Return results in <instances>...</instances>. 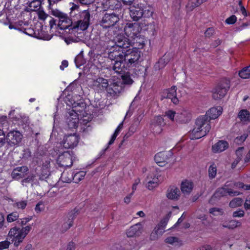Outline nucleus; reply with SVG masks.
<instances>
[{
  "instance_id": "nucleus-1",
  "label": "nucleus",
  "mask_w": 250,
  "mask_h": 250,
  "mask_svg": "<svg viewBox=\"0 0 250 250\" xmlns=\"http://www.w3.org/2000/svg\"><path fill=\"white\" fill-rule=\"evenodd\" d=\"M221 110L220 106L212 107L207 111L205 115L198 117L191 133V139H198L205 136L211 129L210 120L217 118L222 113Z\"/></svg>"
},
{
  "instance_id": "nucleus-2",
  "label": "nucleus",
  "mask_w": 250,
  "mask_h": 250,
  "mask_svg": "<svg viewBox=\"0 0 250 250\" xmlns=\"http://www.w3.org/2000/svg\"><path fill=\"white\" fill-rule=\"evenodd\" d=\"M108 47L110 48L108 58L114 62H123L128 57L125 49L130 47V42L123 35H118L109 43Z\"/></svg>"
},
{
  "instance_id": "nucleus-3",
  "label": "nucleus",
  "mask_w": 250,
  "mask_h": 250,
  "mask_svg": "<svg viewBox=\"0 0 250 250\" xmlns=\"http://www.w3.org/2000/svg\"><path fill=\"white\" fill-rule=\"evenodd\" d=\"M52 14L59 18L58 26L61 30L63 31L62 34L65 36V42L69 44L71 42L75 41L73 35L75 37V33L73 30V18L69 19L67 16L57 9H53L51 11Z\"/></svg>"
},
{
  "instance_id": "nucleus-4",
  "label": "nucleus",
  "mask_w": 250,
  "mask_h": 250,
  "mask_svg": "<svg viewBox=\"0 0 250 250\" xmlns=\"http://www.w3.org/2000/svg\"><path fill=\"white\" fill-rule=\"evenodd\" d=\"M70 17L73 18V30L74 33L79 31H84L89 25L90 15L87 10L80 11L77 5L71 8Z\"/></svg>"
},
{
  "instance_id": "nucleus-5",
  "label": "nucleus",
  "mask_w": 250,
  "mask_h": 250,
  "mask_svg": "<svg viewBox=\"0 0 250 250\" xmlns=\"http://www.w3.org/2000/svg\"><path fill=\"white\" fill-rule=\"evenodd\" d=\"M130 16L134 21H137L143 17L149 18L152 16L153 8L146 3L134 4L129 8Z\"/></svg>"
},
{
  "instance_id": "nucleus-6",
  "label": "nucleus",
  "mask_w": 250,
  "mask_h": 250,
  "mask_svg": "<svg viewBox=\"0 0 250 250\" xmlns=\"http://www.w3.org/2000/svg\"><path fill=\"white\" fill-rule=\"evenodd\" d=\"M31 229V226L29 225L22 229L17 227L11 228L8 233V238L17 247L22 242L23 239Z\"/></svg>"
},
{
  "instance_id": "nucleus-7",
  "label": "nucleus",
  "mask_w": 250,
  "mask_h": 250,
  "mask_svg": "<svg viewBox=\"0 0 250 250\" xmlns=\"http://www.w3.org/2000/svg\"><path fill=\"white\" fill-rule=\"evenodd\" d=\"M230 86L229 79L226 78L221 79L212 90V98L215 100L221 99L227 94Z\"/></svg>"
},
{
  "instance_id": "nucleus-8",
  "label": "nucleus",
  "mask_w": 250,
  "mask_h": 250,
  "mask_svg": "<svg viewBox=\"0 0 250 250\" xmlns=\"http://www.w3.org/2000/svg\"><path fill=\"white\" fill-rule=\"evenodd\" d=\"M7 146L17 147L20 146L23 139V135L18 130L9 131L6 135Z\"/></svg>"
},
{
  "instance_id": "nucleus-9",
  "label": "nucleus",
  "mask_w": 250,
  "mask_h": 250,
  "mask_svg": "<svg viewBox=\"0 0 250 250\" xmlns=\"http://www.w3.org/2000/svg\"><path fill=\"white\" fill-rule=\"evenodd\" d=\"M74 152L68 150L59 154L57 162L60 167H69L73 165Z\"/></svg>"
},
{
  "instance_id": "nucleus-10",
  "label": "nucleus",
  "mask_w": 250,
  "mask_h": 250,
  "mask_svg": "<svg viewBox=\"0 0 250 250\" xmlns=\"http://www.w3.org/2000/svg\"><path fill=\"white\" fill-rule=\"evenodd\" d=\"M141 30V28L138 23H127L124 27V31L128 38H125L130 42L140 33Z\"/></svg>"
},
{
  "instance_id": "nucleus-11",
  "label": "nucleus",
  "mask_w": 250,
  "mask_h": 250,
  "mask_svg": "<svg viewBox=\"0 0 250 250\" xmlns=\"http://www.w3.org/2000/svg\"><path fill=\"white\" fill-rule=\"evenodd\" d=\"M80 137L76 133L70 134L64 136L62 144L65 148H73L79 141Z\"/></svg>"
},
{
  "instance_id": "nucleus-12",
  "label": "nucleus",
  "mask_w": 250,
  "mask_h": 250,
  "mask_svg": "<svg viewBox=\"0 0 250 250\" xmlns=\"http://www.w3.org/2000/svg\"><path fill=\"white\" fill-rule=\"evenodd\" d=\"M119 20L118 15L115 14L106 13L101 21V25L103 28H109L114 26Z\"/></svg>"
},
{
  "instance_id": "nucleus-13",
  "label": "nucleus",
  "mask_w": 250,
  "mask_h": 250,
  "mask_svg": "<svg viewBox=\"0 0 250 250\" xmlns=\"http://www.w3.org/2000/svg\"><path fill=\"white\" fill-rule=\"evenodd\" d=\"M77 67L82 69V72H79L81 75L96 74L98 71V68L94 63H76Z\"/></svg>"
},
{
  "instance_id": "nucleus-14",
  "label": "nucleus",
  "mask_w": 250,
  "mask_h": 250,
  "mask_svg": "<svg viewBox=\"0 0 250 250\" xmlns=\"http://www.w3.org/2000/svg\"><path fill=\"white\" fill-rule=\"evenodd\" d=\"M106 90L110 96L117 97L124 91L123 83L121 81L114 82L109 84Z\"/></svg>"
},
{
  "instance_id": "nucleus-15",
  "label": "nucleus",
  "mask_w": 250,
  "mask_h": 250,
  "mask_svg": "<svg viewBox=\"0 0 250 250\" xmlns=\"http://www.w3.org/2000/svg\"><path fill=\"white\" fill-rule=\"evenodd\" d=\"M169 99L171 102L176 104L179 102V100L176 96V87L172 86L170 88L164 90L161 93V100Z\"/></svg>"
},
{
  "instance_id": "nucleus-16",
  "label": "nucleus",
  "mask_w": 250,
  "mask_h": 250,
  "mask_svg": "<svg viewBox=\"0 0 250 250\" xmlns=\"http://www.w3.org/2000/svg\"><path fill=\"white\" fill-rule=\"evenodd\" d=\"M172 155L171 151L160 152L155 155L154 160L159 166L163 167Z\"/></svg>"
},
{
  "instance_id": "nucleus-17",
  "label": "nucleus",
  "mask_w": 250,
  "mask_h": 250,
  "mask_svg": "<svg viewBox=\"0 0 250 250\" xmlns=\"http://www.w3.org/2000/svg\"><path fill=\"white\" fill-rule=\"evenodd\" d=\"M168 220V217L166 216L161 220L160 223L154 228L153 232L150 235V239L151 240L155 239V238H153V237H155V235H162L165 232L164 229L167 224Z\"/></svg>"
},
{
  "instance_id": "nucleus-18",
  "label": "nucleus",
  "mask_w": 250,
  "mask_h": 250,
  "mask_svg": "<svg viewBox=\"0 0 250 250\" xmlns=\"http://www.w3.org/2000/svg\"><path fill=\"white\" fill-rule=\"evenodd\" d=\"M78 114L70 110L65 115L66 123L69 128H74L78 126L79 118Z\"/></svg>"
},
{
  "instance_id": "nucleus-19",
  "label": "nucleus",
  "mask_w": 250,
  "mask_h": 250,
  "mask_svg": "<svg viewBox=\"0 0 250 250\" xmlns=\"http://www.w3.org/2000/svg\"><path fill=\"white\" fill-rule=\"evenodd\" d=\"M72 109L71 111H74L80 115L84 116L85 114H86L85 112V109L86 108V104L83 102V99H80L78 102L74 101V103L72 104Z\"/></svg>"
},
{
  "instance_id": "nucleus-20",
  "label": "nucleus",
  "mask_w": 250,
  "mask_h": 250,
  "mask_svg": "<svg viewBox=\"0 0 250 250\" xmlns=\"http://www.w3.org/2000/svg\"><path fill=\"white\" fill-rule=\"evenodd\" d=\"M28 171L29 168L27 166L17 167L13 170L11 176L13 179L19 180L24 178Z\"/></svg>"
},
{
  "instance_id": "nucleus-21",
  "label": "nucleus",
  "mask_w": 250,
  "mask_h": 250,
  "mask_svg": "<svg viewBox=\"0 0 250 250\" xmlns=\"http://www.w3.org/2000/svg\"><path fill=\"white\" fill-rule=\"evenodd\" d=\"M146 42V40L145 36L141 35L140 33L129 42H130V46L134 45L135 48L142 49L145 45Z\"/></svg>"
},
{
  "instance_id": "nucleus-22",
  "label": "nucleus",
  "mask_w": 250,
  "mask_h": 250,
  "mask_svg": "<svg viewBox=\"0 0 250 250\" xmlns=\"http://www.w3.org/2000/svg\"><path fill=\"white\" fill-rule=\"evenodd\" d=\"M78 214V209H76V208L68 214V222L63 223L62 225V232L66 231L72 226L73 220Z\"/></svg>"
},
{
  "instance_id": "nucleus-23",
  "label": "nucleus",
  "mask_w": 250,
  "mask_h": 250,
  "mask_svg": "<svg viewBox=\"0 0 250 250\" xmlns=\"http://www.w3.org/2000/svg\"><path fill=\"white\" fill-rule=\"evenodd\" d=\"M143 226L141 223H137L131 226L126 231L128 237H132L140 235L142 233Z\"/></svg>"
},
{
  "instance_id": "nucleus-24",
  "label": "nucleus",
  "mask_w": 250,
  "mask_h": 250,
  "mask_svg": "<svg viewBox=\"0 0 250 250\" xmlns=\"http://www.w3.org/2000/svg\"><path fill=\"white\" fill-rule=\"evenodd\" d=\"M181 192L178 188L174 186H170L167 191V197L173 200H177L180 197Z\"/></svg>"
},
{
  "instance_id": "nucleus-25",
  "label": "nucleus",
  "mask_w": 250,
  "mask_h": 250,
  "mask_svg": "<svg viewBox=\"0 0 250 250\" xmlns=\"http://www.w3.org/2000/svg\"><path fill=\"white\" fill-rule=\"evenodd\" d=\"M191 114L186 110L181 112H177L176 121L182 124H186L190 121Z\"/></svg>"
},
{
  "instance_id": "nucleus-26",
  "label": "nucleus",
  "mask_w": 250,
  "mask_h": 250,
  "mask_svg": "<svg viewBox=\"0 0 250 250\" xmlns=\"http://www.w3.org/2000/svg\"><path fill=\"white\" fill-rule=\"evenodd\" d=\"M229 147L228 143L224 140H220L212 146V150L214 153L221 152Z\"/></svg>"
},
{
  "instance_id": "nucleus-27",
  "label": "nucleus",
  "mask_w": 250,
  "mask_h": 250,
  "mask_svg": "<svg viewBox=\"0 0 250 250\" xmlns=\"http://www.w3.org/2000/svg\"><path fill=\"white\" fill-rule=\"evenodd\" d=\"M193 188V183L188 180H186L181 183V192L185 195H189Z\"/></svg>"
},
{
  "instance_id": "nucleus-28",
  "label": "nucleus",
  "mask_w": 250,
  "mask_h": 250,
  "mask_svg": "<svg viewBox=\"0 0 250 250\" xmlns=\"http://www.w3.org/2000/svg\"><path fill=\"white\" fill-rule=\"evenodd\" d=\"M165 124L164 118L161 116H158L155 118V122L152 125V129L154 130L155 128H158L159 130L156 131V133H160L162 131V126Z\"/></svg>"
},
{
  "instance_id": "nucleus-29",
  "label": "nucleus",
  "mask_w": 250,
  "mask_h": 250,
  "mask_svg": "<svg viewBox=\"0 0 250 250\" xmlns=\"http://www.w3.org/2000/svg\"><path fill=\"white\" fill-rule=\"evenodd\" d=\"M232 191L231 188H218L213 194V196L215 198H220L222 197L226 196L227 193L229 195H231Z\"/></svg>"
},
{
  "instance_id": "nucleus-30",
  "label": "nucleus",
  "mask_w": 250,
  "mask_h": 250,
  "mask_svg": "<svg viewBox=\"0 0 250 250\" xmlns=\"http://www.w3.org/2000/svg\"><path fill=\"white\" fill-rule=\"evenodd\" d=\"M93 84L99 88L102 87L103 88L107 89L109 84L107 80L103 78L99 77L93 81Z\"/></svg>"
},
{
  "instance_id": "nucleus-31",
  "label": "nucleus",
  "mask_w": 250,
  "mask_h": 250,
  "mask_svg": "<svg viewBox=\"0 0 250 250\" xmlns=\"http://www.w3.org/2000/svg\"><path fill=\"white\" fill-rule=\"evenodd\" d=\"M129 51V50H126L128 57H126V60H128V62H137L140 57V52L138 50H135L130 54Z\"/></svg>"
},
{
  "instance_id": "nucleus-32",
  "label": "nucleus",
  "mask_w": 250,
  "mask_h": 250,
  "mask_svg": "<svg viewBox=\"0 0 250 250\" xmlns=\"http://www.w3.org/2000/svg\"><path fill=\"white\" fill-rule=\"evenodd\" d=\"M207 0H189L187 5V10L189 11H192L194 8L199 6Z\"/></svg>"
},
{
  "instance_id": "nucleus-33",
  "label": "nucleus",
  "mask_w": 250,
  "mask_h": 250,
  "mask_svg": "<svg viewBox=\"0 0 250 250\" xmlns=\"http://www.w3.org/2000/svg\"><path fill=\"white\" fill-rule=\"evenodd\" d=\"M241 226V223L240 222L234 220H231L229 221L227 224L222 225L223 228L232 229Z\"/></svg>"
},
{
  "instance_id": "nucleus-34",
  "label": "nucleus",
  "mask_w": 250,
  "mask_h": 250,
  "mask_svg": "<svg viewBox=\"0 0 250 250\" xmlns=\"http://www.w3.org/2000/svg\"><path fill=\"white\" fill-rule=\"evenodd\" d=\"M35 178L36 175L35 174L30 173L21 180V183L23 186L27 187L29 184L34 182Z\"/></svg>"
},
{
  "instance_id": "nucleus-35",
  "label": "nucleus",
  "mask_w": 250,
  "mask_h": 250,
  "mask_svg": "<svg viewBox=\"0 0 250 250\" xmlns=\"http://www.w3.org/2000/svg\"><path fill=\"white\" fill-rule=\"evenodd\" d=\"M165 242L171 245L180 246L182 245V241L176 237L170 236L165 239Z\"/></svg>"
},
{
  "instance_id": "nucleus-36",
  "label": "nucleus",
  "mask_w": 250,
  "mask_h": 250,
  "mask_svg": "<svg viewBox=\"0 0 250 250\" xmlns=\"http://www.w3.org/2000/svg\"><path fill=\"white\" fill-rule=\"evenodd\" d=\"M121 78L122 79V81H121V82L123 83L124 87V84L130 85V84H132V83H133V81L130 78L129 73L128 72L125 73L123 75H122Z\"/></svg>"
},
{
  "instance_id": "nucleus-37",
  "label": "nucleus",
  "mask_w": 250,
  "mask_h": 250,
  "mask_svg": "<svg viewBox=\"0 0 250 250\" xmlns=\"http://www.w3.org/2000/svg\"><path fill=\"white\" fill-rule=\"evenodd\" d=\"M238 117L242 121H250V113L248 110L243 109L239 112Z\"/></svg>"
},
{
  "instance_id": "nucleus-38",
  "label": "nucleus",
  "mask_w": 250,
  "mask_h": 250,
  "mask_svg": "<svg viewBox=\"0 0 250 250\" xmlns=\"http://www.w3.org/2000/svg\"><path fill=\"white\" fill-rule=\"evenodd\" d=\"M243 202V200L241 198H235L232 200L229 203V206L232 208H237L241 206Z\"/></svg>"
},
{
  "instance_id": "nucleus-39",
  "label": "nucleus",
  "mask_w": 250,
  "mask_h": 250,
  "mask_svg": "<svg viewBox=\"0 0 250 250\" xmlns=\"http://www.w3.org/2000/svg\"><path fill=\"white\" fill-rule=\"evenodd\" d=\"M239 76L243 79H248L250 78V65L244 68L239 73Z\"/></svg>"
},
{
  "instance_id": "nucleus-40",
  "label": "nucleus",
  "mask_w": 250,
  "mask_h": 250,
  "mask_svg": "<svg viewBox=\"0 0 250 250\" xmlns=\"http://www.w3.org/2000/svg\"><path fill=\"white\" fill-rule=\"evenodd\" d=\"M125 63H114L113 70L117 73H126L125 71Z\"/></svg>"
},
{
  "instance_id": "nucleus-41",
  "label": "nucleus",
  "mask_w": 250,
  "mask_h": 250,
  "mask_svg": "<svg viewBox=\"0 0 250 250\" xmlns=\"http://www.w3.org/2000/svg\"><path fill=\"white\" fill-rule=\"evenodd\" d=\"M85 174L86 173L84 171H79L75 173L73 176V178L74 182L76 183H78L80 181H81L82 179H83Z\"/></svg>"
},
{
  "instance_id": "nucleus-42",
  "label": "nucleus",
  "mask_w": 250,
  "mask_h": 250,
  "mask_svg": "<svg viewBox=\"0 0 250 250\" xmlns=\"http://www.w3.org/2000/svg\"><path fill=\"white\" fill-rule=\"evenodd\" d=\"M244 147H240L236 150L237 158L235 160L236 164H237L242 160L243 155Z\"/></svg>"
},
{
  "instance_id": "nucleus-43",
  "label": "nucleus",
  "mask_w": 250,
  "mask_h": 250,
  "mask_svg": "<svg viewBox=\"0 0 250 250\" xmlns=\"http://www.w3.org/2000/svg\"><path fill=\"white\" fill-rule=\"evenodd\" d=\"M158 178H153L152 180H149L148 181L147 183V188L149 190H152L154 188L157 187L158 186Z\"/></svg>"
},
{
  "instance_id": "nucleus-44",
  "label": "nucleus",
  "mask_w": 250,
  "mask_h": 250,
  "mask_svg": "<svg viewBox=\"0 0 250 250\" xmlns=\"http://www.w3.org/2000/svg\"><path fill=\"white\" fill-rule=\"evenodd\" d=\"M19 217V214L17 212H13L7 216V221L8 222H12L18 219Z\"/></svg>"
},
{
  "instance_id": "nucleus-45",
  "label": "nucleus",
  "mask_w": 250,
  "mask_h": 250,
  "mask_svg": "<svg viewBox=\"0 0 250 250\" xmlns=\"http://www.w3.org/2000/svg\"><path fill=\"white\" fill-rule=\"evenodd\" d=\"M216 175V167L213 165L210 166L208 168V176L210 179L215 178Z\"/></svg>"
},
{
  "instance_id": "nucleus-46",
  "label": "nucleus",
  "mask_w": 250,
  "mask_h": 250,
  "mask_svg": "<svg viewBox=\"0 0 250 250\" xmlns=\"http://www.w3.org/2000/svg\"><path fill=\"white\" fill-rule=\"evenodd\" d=\"M248 136V135L245 133L241 136L236 137L234 139V142L237 144L240 145L245 141Z\"/></svg>"
},
{
  "instance_id": "nucleus-47",
  "label": "nucleus",
  "mask_w": 250,
  "mask_h": 250,
  "mask_svg": "<svg viewBox=\"0 0 250 250\" xmlns=\"http://www.w3.org/2000/svg\"><path fill=\"white\" fill-rule=\"evenodd\" d=\"M27 201H21L14 204V207L23 209L27 206Z\"/></svg>"
},
{
  "instance_id": "nucleus-48",
  "label": "nucleus",
  "mask_w": 250,
  "mask_h": 250,
  "mask_svg": "<svg viewBox=\"0 0 250 250\" xmlns=\"http://www.w3.org/2000/svg\"><path fill=\"white\" fill-rule=\"evenodd\" d=\"M220 213V214L222 215L224 213L223 210L222 208H212L209 210V212L213 215H217L216 212Z\"/></svg>"
},
{
  "instance_id": "nucleus-49",
  "label": "nucleus",
  "mask_w": 250,
  "mask_h": 250,
  "mask_svg": "<svg viewBox=\"0 0 250 250\" xmlns=\"http://www.w3.org/2000/svg\"><path fill=\"white\" fill-rule=\"evenodd\" d=\"M41 5V2L40 0H32L30 3H29V6L30 7H33L35 9L34 10H36V9H38L40 7Z\"/></svg>"
},
{
  "instance_id": "nucleus-50",
  "label": "nucleus",
  "mask_w": 250,
  "mask_h": 250,
  "mask_svg": "<svg viewBox=\"0 0 250 250\" xmlns=\"http://www.w3.org/2000/svg\"><path fill=\"white\" fill-rule=\"evenodd\" d=\"M176 112L172 110H168L166 112V116L171 121H174L175 117L176 118Z\"/></svg>"
},
{
  "instance_id": "nucleus-51",
  "label": "nucleus",
  "mask_w": 250,
  "mask_h": 250,
  "mask_svg": "<svg viewBox=\"0 0 250 250\" xmlns=\"http://www.w3.org/2000/svg\"><path fill=\"white\" fill-rule=\"evenodd\" d=\"M31 157V152L29 148H25L23 150L22 158L27 159Z\"/></svg>"
},
{
  "instance_id": "nucleus-52",
  "label": "nucleus",
  "mask_w": 250,
  "mask_h": 250,
  "mask_svg": "<svg viewBox=\"0 0 250 250\" xmlns=\"http://www.w3.org/2000/svg\"><path fill=\"white\" fill-rule=\"evenodd\" d=\"M11 242L8 240H5L0 242V250H3L9 247Z\"/></svg>"
},
{
  "instance_id": "nucleus-53",
  "label": "nucleus",
  "mask_w": 250,
  "mask_h": 250,
  "mask_svg": "<svg viewBox=\"0 0 250 250\" xmlns=\"http://www.w3.org/2000/svg\"><path fill=\"white\" fill-rule=\"evenodd\" d=\"M83 52L81 51L75 58V62H84Z\"/></svg>"
},
{
  "instance_id": "nucleus-54",
  "label": "nucleus",
  "mask_w": 250,
  "mask_h": 250,
  "mask_svg": "<svg viewBox=\"0 0 250 250\" xmlns=\"http://www.w3.org/2000/svg\"><path fill=\"white\" fill-rule=\"evenodd\" d=\"M32 219V217L30 216L27 218H24L23 219H21V221L19 220L17 221V223L21 226L25 225L28 222H29Z\"/></svg>"
},
{
  "instance_id": "nucleus-55",
  "label": "nucleus",
  "mask_w": 250,
  "mask_h": 250,
  "mask_svg": "<svg viewBox=\"0 0 250 250\" xmlns=\"http://www.w3.org/2000/svg\"><path fill=\"white\" fill-rule=\"evenodd\" d=\"M237 20V18L234 15H232L226 20V22L229 24L234 23Z\"/></svg>"
},
{
  "instance_id": "nucleus-56",
  "label": "nucleus",
  "mask_w": 250,
  "mask_h": 250,
  "mask_svg": "<svg viewBox=\"0 0 250 250\" xmlns=\"http://www.w3.org/2000/svg\"><path fill=\"white\" fill-rule=\"evenodd\" d=\"M245 213L243 210L239 209V210L234 211L233 213V217H242L244 216Z\"/></svg>"
},
{
  "instance_id": "nucleus-57",
  "label": "nucleus",
  "mask_w": 250,
  "mask_h": 250,
  "mask_svg": "<svg viewBox=\"0 0 250 250\" xmlns=\"http://www.w3.org/2000/svg\"><path fill=\"white\" fill-rule=\"evenodd\" d=\"M222 42V41L220 39H217L214 40L212 42V43L210 44L211 47L212 48H216L218 45H219Z\"/></svg>"
},
{
  "instance_id": "nucleus-58",
  "label": "nucleus",
  "mask_w": 250,
  "mask_h": 250,
  "mask_svg": "<svg viewBox=\"0 0 250 250\" xmlns=\"http://www.w3.org/2000/svg\"><path fill=\"white\" fill-rule=\"evenodd\" d=\"M38 16L40 19L44 20L47 18L48 15L44 12L40 11L38 12Z\"/></svg>"
},
{
  "instance_id": "nucleus-59",
  "label": "nucleus",
  "mask_w": 250,
  "mask_h": 250,
  "mask_svg": "<svg viewBox=\"0 0 250 250\" xmlns=\"http://www.w3.org/2000/svg\"><path fill=\"white\" fill-rule=\"evenodd\" d=\"M214 33V29L212 28H208L205 32V36L207 37H210Z\"/></svg>"
},
{
  "instance_id": "nucleus-60",
  "label": "nucleus",
  "mask_w": 250,
  "mask_h": 250,
  "mask_svg": "<svg viewBox=\"0 0 250 250\" xmlns=\"http://www.w3.org/2000/svg\"><path fill=\"white\" fill-rule=\"evenodd\" d=\"M233 188L244 189L245 188V185L242 182H235L234 183Z\"/></svg>"
},
{
  "instance_id": "nucleus-61",
  "label": "nucleus",
  "mask_w": 250,
  "mask_h": 250,
  "mask_svg": "<svg viewBox=\"0 0 250 250\" xmlns=\"http://www.w3.org/2000/svg\"><path fill=\"white\" fill-rule=\"evenodd\" d=\"M123 123H124V121H123L122 123H121L119 124V125H118L117 128L116 129V130L113 134H115L117 136L119 134V132H120V130L123 128Z\"/></svg>"
},
{
  "instance_id": "nucleus-62",
  "label": "nucleus",
  "mask_w": 250,
  "mask_h": 250,
  "mask_svg": "<svg viewBox=\"0 0 250 250\" xmlns=\"http://www.w3.org/2000/svg\"><path fill=\"white\" fill-rule=\"evenodd\" d=\"M75 245L74 242H70L66 249V250H75Z\"/></svg>"
},
{
  "instance_id": "nucleus-63",
  "label": "nucleus",
  "mask_w": 250,
  "mask_h": 250,
  "mask_svg": "<svg viewBox=\"0 0 250 250\" xmlns=\"http://www.w3.org/2000/svg\"><path fill=\"white\" fill-rule=\"evenodd\" d=\"M6 142V136L0 137V147H2Z\"/></svg>"
},
{
  "instance_id": "nucleus-64",
  "label": "nucleus",
  "mask_w": 250,
  "mask_h": 250,
  "mask_svg": "<svg viewBox=\"0 0 250 250\" xmlns=\"http://www.w3.org/2000/svg\"><path fill=\"white\" fill-rule=\"evenodd\" d=\"M244 207L246 209H250V197L246 199Z\"/></svg>"
}]
</instances>
